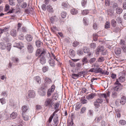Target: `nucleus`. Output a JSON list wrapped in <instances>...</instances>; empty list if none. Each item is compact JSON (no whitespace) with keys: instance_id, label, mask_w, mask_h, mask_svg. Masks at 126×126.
Masks as SVG:
<instances>
[{"instance_id":"obj_9","label":"nucleus","mask_w":126,"mask_h":126,"mask_svg":"<svg viewBox=\"0 0 126 126\" xmlns=\"http://www.w3.org/2000/svg\"><path fill=\"white\" fill-rule=\"evenodd\" d=\"M27 46L28 51L30 53H32L33 52V49L32 46L30 43H28L27 44Z\"/></svg>"},{"instance_id":"obj_21","label":"nucleus","mask_w":126,"mask_h":126,"mask_svg":"<svg viewBox=\"0 0 126 126\" xmlns=\"http://www.w3.org/2000/svg\"><path fill=\"white\" fill-rule=\"evenodd\" d=\"M47 84H48L47 83L45 82L44 84H43L41 88V89L42 90L46 91L48 87Z\"/></svg>"},{"instance_id":"obj_37","label":"nucleus","mask_w":126,"mask_h":126,"mask_svg":"<svg viewBox=\"0 0 126 126\" xmlns=\"http://www.w3.org/2000/svg\"><path fill=\"white\" fill-rule=\"evenodd\" d=\"M119 124L122 125H124L126 124V122L124 120H122L119 121Z\"/></svg>"},{"instance_id":"obj_22","label":"nucleus","mask_w":126,"mask_h":126,"mask_svg":"<svg viewBox=\"0 0 126 126\" xmlns=\"http://www.w3.org/2000/svg\"><path fill=\"white\" fill-rule=\"evenodd\" d=\"M69 53L71 56L72 57H73L75 56V52L73 49H70L69 51Z\"/></svg>"},{"instance_id":"obj_2","label":"nucleus","mask_w":126,"mask_h":126,"mask_svg":"<svg viewBox=\"0 0 126 126\" xmlns=\"http://www.w3.org/2000/svg\"><path fill=\"white\" fill-rule=\"evenodd\" d=\"M52 100L51 99L49 98L47 99L45 102L44 105L46 107L48 106L52 107Z\"/></svg>"},{"instance_id":"obj_62","label":"nucleus","mask_w":126,"mask_h":126,"mask_svg":"<svg viewBox=\"0 0 126 126\" xmlns=\"http://www.w3.org/2000/svg\"><path fill=\"white\" fill-rule=\"evenodd\" d=\"M9 0V4L12 6H13L15 5L14 2L13 0Z\"/></svg>"},{"instance_id":"obj_45","label":"nucleus","mask_w":126,"mask_h":126,"mask_svg":"<svg viewBox=\"0 0 126 126\" xmlns=\"http://www.w3.org/2000/svg\"><path fill=\"white\" fill-rule=\"evenodd\" d=\"M116 20L118 23H121L122 22V19L120 16L118 17L116 19Z\"/></svg>"},{"instance_id":"obj_33","label":"nucleus","mask_w":126,"mask_h":126,"mask_svg":"<svg viewBox=\"0 0 126 126\" xmlns=\"http://www.w3.org/2000/svg\"><path fill=\"white\" fill-rule=\"evenodd\" d=\"M117 80H118V81L121 82H123L125 80V78L123 77V76H121L120 78H119L118 79H117Z\"/></svg>"},{"instance_id":"obj_49","label":"nucleus","mask_w":126,"mask_h":126,"mask_svg":"<svg viewBox=\"0 0 126 126\" xmlns=\"http://www.w3.org/2000/svg\"><path fill=\"white\" fill-rule=\"evenodd\" d=\"M47 10L49 12H52L53 11L52 8L51 6L50 5H49L47 6Z\"/></svg>"},{"instance_id":"obj_13","label":"nucleus","mask_w":126,"mask_h":126,"mask_svg":"<svg viewBox=\"0 0 126 126\" xmlns=\"http://www.w3.org/2000/svg\"><path fill=\"white\" fill-rule=\"evenodd\" d=\"M22 116L24 120L28 121L29 120V117L27 114L25 113H22Z\"/></svg>"},{"instance_id":"obj_46","label":"nucleus","mask_w":126,"mask_h":126,"mask_svg":"<svg viewBox=\"0 0 126 126\" xmlns=\"http://www.w3.org/2000/svg\"><path fill=\"white\" fill-rule=\"evenodd\" d=\"M96 60V59L95 58H93L90 59L89 60V62L91 64L94 62Z\"/></svg>"},{"instance_id":"obj_63","label":"nucleus","mask_w":126,"mask_h":126,"mask_svg":"<svg viewBox=\"0 0 126 126\" xmlns=\"http://www.w3.org/2000/svg\"><path fill=\"white\" fill-rule=\"evenodd\" d=\"M27 4L26 2H23L21 5V7L23 8H25L26 7Z\"/></svg>"},{"instance_id":"obj_58","label":"nucleus","mask_w":126,"mask_h":126,"mask_svg":"<svg viewBox=\"0 0 126 126\" xmlns=\"http://www.w3.org/2000/svg\"><path fill=\"white\" fill-rule=\"evenodd\" d=\"M96 100L99 103L101 104L103 102V100L101 98H98Z\"/></svg>"},{"instance_id":"obj_35","label":"nucleus","mask_w":126,"mask_h":126,"mask_svg":"<svg viewBox=\"0 0 126 126\" xmlns=\"http://www.w3.org/2000/svg\"><path fill=\"white\" fill-rule=\"evenodd\" d=\"M83 51L84 53H87L89 51V49L87 47H85L83 48Z\"/></svg>"},{"instance_id":"obj_44","label":"nucleus","mask_w":126,"mask_h":126,"mask_svg":"<svg viewBox=\"0 0 126 126\" xmlns=\"http://www.w3.org/2000/svg\"><path fill=\"white\" fill-rule=\"evenodd\" d=\"M81 103L83 104H84L87 103L88 101L86 99L82 98L81 100Z\"/></svg>"},{"instance_id":"obj_53","label":"nucleus","mask_w":126,"mask_h":126,"mask_svg":"<svg viewBox=\"0 0 126 126\" xmlns=\"http://www.w3.org/2000/svg\"><path fill=\"white\" fill-rule=\"evenodd\" d=\"M67 15L66 13L65 12H63L61 13V16L63 18H65Z\"/></svg>"},{"instance_id":"obj_57","label":"nucleus","mask_w":126,"mask_h":126,"mask_svg":"<svg viewBox=\"0 0 126 126\" xmlns=\"http://www.w3.org/2000/svg\"><path fill=\"white\" fill-rule=\"evenodd\" d=\"M93 111L91 110H88V115L90 116H92L93 115Z\"/></svg>"},{"instance_id":"obj_8","label":"nucleus","mask_w":126,"mask_h":126,"mask_svg":"<svg viewBox=\"0 0 126 126\" xmlns=\"http://www.w3.org/2000/svg\"><path fill=\"white\" fill-rule=\"evenodd\" d=\"M96 95L95 93H92L87 95L86 98L88 100H91L93 99Z\"/></svg>"},{"instance_id":"obj_36","label":"nucleus","mask_w":126,"mask_h":126,"mask_svg":"<svg viewBox=\"0 0 126 126\" xmlns=\"http://www.w3.org/2000/svg\"><path fill=\"white\" fill-rule=\"evenodd\" d=\"M110 22H107L105 25V28L106 29L110 28Z\"/></svg>"},{"instance_id":"obj_38","label":"nucleus","mask_w":126,"mask_h":126,"mask_svg":"<svg viewBox=\"0 0 126 126\" xmlns=\"http://www.w3.org/2000/svg\"><path fill=\"white\" fill-rule=\"evenodd\" d=\"M74 124L73 120H72L71 121H70V122L68 120L67 124V126H73Z\"/></svg>"},{"instance_id":"obj_7","label":"nucleus","mask_w":126,"mask_h":126,"mask_svg":"<svg viewBox=\"0 0 126 126\" xmlns=\"http://www.w3.org/2000/svg\"><path fill=\"white\" fill-rule=\"evenodd\" d=\"M44 56L43 55L41 57H38V58H40V62L42 64H45L46 62V59L45 58Z\"/></svg>"},{"instance_id":"obj_48","label":"nucleus","mask_w":126,"mask_h":126,"mask_svg":"<svg viewBox=\"0 0 126 126\" xmlns=\"http://www.w3.org/2000/svg\"><path fill=\"white\" fill-rule=\"evenodd\" d=\"M18 38L19 39L23 40L24 39V36L23 34H21L19 35Z\"/></svg>"},{"instance_id":"obj_24","label":"nucleus","mask_w":126,"mask_h":126,"mask_svg":"<svg viewBox=\"0 0 126 126\" xmlns=\"http://www.w3.org/2000/svg\"><path fill=\"white\" fill-rule=\"evenodd\" d=\"M82 65H84L85 63L86 64L88 63V61L87 58L85 57H84L82 61Z\"/></svg>"},{"instance_id":"obj_4","label":"nucleus","mask_w":126,"mask_h":126,"mask_svg":"<svg viewBox=\"0 0 126 126\" xmlns=\"http://www.w3.org/2000/svg\"><path fill=\"white\" fill-rule=\"evenodd\" d=\"M59 122L58 117L57 115L54 117L53 119V125L54 126H57Z\"/></svg>"},{"instance_id":"obj_52","label":"nucleus","mask_w":126,"mask_h":126,"mask_svg":"<svg viewBox=\"0 0 126 126\" xmlns=\"http://www.w3.org/2000/svg\"><path fill=\"white\" fill-rule=\"evenodd\" d=\"M105 59L104 57H101L98 59V61L99 62H102Z\"/></svg>"},{"instance_id":"obj_54","label":"nucleus","mask_w":126,"mask_h":126,"mask_svg":"<svg viewBox=\"0 0 126 126\" xmlns=\"http://www.w3.org/2000/svg\"><path fill=\"white\" fill-rule=\"evenodd\" d=\"M51 31L53 32H55V31L57 30V28L55 26H53V27L51 28Z\"/></svg>"},{"instance_id":"obj_29","label":"nucleus","mask_w":126,"mask_h":126,"mask_svg":"<svg viewBox=\"0 0 126 126\" xmlns=\"http://www.w3.org/2000/svg\"><path fill=\"white\" fill-rule=\"evenodd\" d=\"M48 62L50 66H54V65L55 63L54 60L52 59H51Z\"/></svg>"},{"instance_id":"obj_26","label":"nucleus","mask_w":126,"mask_h":126,"mask_svg":"<svg viewBox=\"0 0 126 126\" xmlns=\"http://www.w3.org/2000/svg\"><path fill=\"white\" fill-rule=\"evenodd\" d=\"M36 45L37 47H40L42 45V43L40 41L37 40L36 42Z\"/></svg>"},{"instance_id":"obj_59","label":"nucleus","mask_w":126,"mask_h":126,"mask_svg":"<svg viewBox=\"0 0 126 126\" xmlns=\"http://www.w3.org/2000/svg\"><path fill=\"white\" fill-rule=\"evenodd\" d=\"M48 68L47 67H44L42 68V71L43 72H45L48 70Z\"/></svg>"},{"instance_id":"obj_28","label":"nucleus","mask_w":126,"mask_h":126,"mask_svg":"<svg viewBox=\"0 0 126 126\" xmlns=\"http://www.w3.org/2000/svg\"><path fill=\"white\" fill-rule=\"evenodd\" d=\"M110 92H108L107 93V94H101V96L102 97H103L104 98H105L106 99V98L107 97H109L110 96Z\"/></svg>"},{"instance_id":"obj_40","label":"nucleus","mask_w":126,"mask_h":126,"mask_svg":"<svg viewBox=\"0 0 126 126\" xmlns=\"http://www.w3.org/2000/svg\"><path fill=\"white\" fill-rule=\"evenodd\" d=\"M62 5L63 7L64 8H67L68 6V3L65 2H63L62 3Z\"/></svg>"},{"instance_id":"obj_15","label":"nucleus","mask_w":126,"mask_h":126,"mask_svg":"<svg viewBox=\"0 0 126 126\" xmlns=\"http://www.w3.org/2000/svg\"><path fill=\"white\" fill-rule=\"evenodd\" d=\"M9 30V28L7 27L3 29H0V34H1L4 32H7Z\"/></svg>"},{"instance_id":"obj_32","label":"nucleus","mask_w":126,"mask_h":126,"mask_svg":"<svg viewBox=\"0 0 126 126\" xmlns=\"http://www.w3.org/2000/svg\"><path fill=\"white\" fill-rule=\"evenodd\" d=\"M71 13L73 15H75L78 13V11L76 9H73L71 10Z\"/></svg>"},{"instance_id":"obj_20","label":"nucleus","mask_w":126,"mask_h":126,"mask_svg":"<svg viewBox=\"0 0 126 126\" xmlns=\"http://www.w3.org/2000/svg\"><path fill=\"white\" fill-rule=\"evenodd\" d=\"M81 106V104L79 102H78L76 104L75 110L77 111L80 108Z\"/></svg>"},{"instance_id":"obj_3","label":"nucleus","mask_w":126,"mask_h":126,"mask_svg":"<svg viewBox=\"0 0 126 126\" xmlns=\"http://www.w3.org/2000/svg\"><path fill=\"white\" fill-rule=\"evenodd\" d=\"M120 44L121 46V48L125 52H126V45L125 44V42L124 40H120Z\"/></svg>"},{"instance_id":"obj_27","label":"nucleus","mask_w":126,"mask_h":126,"mask_svg":"<svg viewBox=\"0 0 126 126\" xmlns=\"http://www.w3.org/2000/svg\"><path fill=\"white\" fill-rule=\"evenodd\" d=\"M35 80L36 82L40 84L41 83V79L39 76H36L35 77Z\"/></svg>"},{"instance_id":"obj_17","label":"nucleus","mask_w":126,"mask_h":126,"mask_svg":"<svg viewBox=\"0 0 126 126\" xmlns=\"http://www.w3.org/2000/svg\"><path fill=\"white\" fill-rule=\"evenodd\" d=\"M57 18L56 16H52L50 18V21L52 23H53L55 21H57Z\"/></svg>"},{"instance_id":"obj_18","label":"nucleus","mask_w":126,"mask_h":126,"mask_svg":"<svg viewBox=\"0 0 126 126\" xmlns=\"http://www.w3.org/2000/svg\"><path fill=\"white\" fill-rule=\"evenodd\" d=\"M29 109V107L26 105H24L22 107V110L23 111L22 113H25Z\"/></svg>"},{"instance_id":"obj_16","label":"nucleus","mask_w":126,"mask_h":126,"mask_svg":"<svg viewBox=\"0 0 126 126\" xmlns=\"http://www.w3.org/2000/svg\"><path fill=\"white\" fill-rule=\"evenodd\" d=\"M126 98L125 96H123L121 97V99L120 100V102L121 104L122 105H124L126 103Z\"/></svg>"},{"instance_id":"obj_10","label":"nucleus","mask_w":126,"mask_h":126,"mask_svg":"<svg viewBox=\"0 0 126 126\" xmlns=\"http://www.w3.org/2000/svg\"><path fill=\"white\" fill-rule=\"evenodd\" d=\"M104 50V47H98L96 49V53L98 54L99 52H102Z\"/></svg>"},{"instance_id":"obj_12","label":"nucleus","mask_w":126,"mask_h":126,"mask_svg":"<svg viewBox=\"0 0 126 126\" xmlns=\"http://www.w3.org/2000/svg\"><path fill=\"white\" fill-rule=\"evenodd\" d=\"M14 47H16L21 49L22 47H23V45L21 43H15Z\"/></svg>"},{"instance_id":"obj_14","label":"nucleus","mask_w":126,"mask_h":126,"mask_svg":"<svg viewBox=\"0 0 126 126\" xmlns=\"http://www.w3.org/2000/svg\"><path fill=\"white\" fill-rule=\"evenodd\" d=\"M16 31L15 29L12 30L10 32V34L11 35L14 37H16Z\"/></svg>"},{"instance_id":"obj_47","label":"nucleus","mask_w":126,"mask_h":126,"mask_svg":"<svg viewBox=\"0 0 126 126\" xmlns=\"http://www.w3.org/2000/svg\"><path fill=\"white\" fill-rule=\"evenodd\" d=\"M0 47L1 49L3 50L5 49L6 48V46L4 43H2V45Z\"/></svg>"},{"instance_id":"obj_43","label":"nucleus","mask_w":126,"mask_h":126,"mask_svg":"<svg viewBox=\"0 0 126 126\" xmlns=\"http://www.w3.org/2000/svg\"><path fill=\"white\" fill-rule=\"evenodd\" d=\"M89 11L87 10H84L82 11L81 13L83 15H86L89 13Z\"/></svg>"},{"instance_id":"obj_64","label":"nucleus","mask_w":126,"mask_h":126,"mask_svg":"<svg viewBox=\"0 0 126 126\" xmlns=\"http://www.w3.org/2000/svg\"><path fill=\"white\" fill-rule=\"evenodd\" d=\"M70 65L72 67H74L75 66V64L73 62H71L70 61H69Z\"/></svg>"},{"instance_id":"obj_5","label":"nucleus","mask_w":126,"mask_h":126,"mask_svg":"<svg viewBox=\"0 0 126 126\" xmlns=\"http://www.w3.org/2000/svg\"><path fill=\"white\" fill-rule=\"evenodd\" d=\"M29 96V97L33 98L35 96V93L33 90H30L28 91Z\"/></svg>"},{"instance_id":"obj_39","label":"nucleus","mask_w":126,"mask_h":126,"mask_svg":"<svg viewBox=\"0 0 126 126\" xmlns=\"http://www.w3.org/2000/svg\"><path fill=\"white\" fill-rule=\"evenodd\" d=\"M54 116V113H53L50 116L49 118L48 121L47 122L50 123L51 122L52 119Z\"/></svg>"},{"instance_id":"obj_23","label":"nucleus","mask_w":126,"mask_h":126,"mask_svg":"<svg viewBox=\"0 0 126 126\" xmlns=\"http://www.w3.org/2000/svg\"><path fill=\"white\" fill-rule=\"evenodd\" d=\"M17 116V114L16 112H13L10 115L11 117L13 119H15Z\"/></svg>"},{"instance_id":"obj_41","label":"nucleus","mask_w":126,"mask_h":126,"mask_svg":"<svg viewBox=\"0 0 126 126\" xmlns=\"http://www.w3.org/2000/svg\"><path fill=\"white\" fill-rule=\"evenodd\" d=\"M117 92L113 90L112 93V96L113 97H117Z\"/></svg>"},{"instance_id":"obj_61","label":"nucleus","mask_w":126,"mask_h":126,"mask_svg":"<svg viewBox=\"0 0 126 126\" xmlns=\"http://www.w3.org/2000/svg\"><path fill=\"white\" fill-rule=\"evenodd\" d=\"M0 102L2 104H4L5 103V99L3 98L0 99Z\"/></svg>"},{"instance_id":"obj_51","label":"nucleus","mask_w":126,"mask_h":126,"mask_svg":"<svg viewBox=\"0 0 126 126\" xmlns=\"http://www.w3.org/2000/svg\"><path fill=\"white\" fill-rule=\"evenodd\" d=\"M21 31L22 32H26L27 31V29L25 27H23L21 28Z\"/></svg>"},{"instance_id":"obj_34","label":"nucleus","mask_w":126,"mask_h":126,"mask_svg":"<svg viewBox=\"0 0 126 126\" xmlns=\"http://www.w3.org/2000/svg\"><path fill=\"white\" fill-rule=\"evenodd\" d=\"M45 81L47 82L46 83H47V84L48 83L49 84L51 83L52 81L50 79L47 77H45Z\"/></svg>"},{"instance_id":"obj_56","label":"nucleus","mask_w":126,"mask_h":126,"mask_svg":"<svg viewBox=\"0 0 126 126\" xmlns=\"http://www.w3.org/2000/svg\"><path fill=\"white\" fill-rule=\"evenodd\" d=\"M86 110V108L85 107H83L81 109L80 113H83Z\"/></svg>"},{"instance_id":"obj_31","label":"nucleus","mask_w":126,"mask_h":126,"mask_svg":"<svg viewBox=\"0 0 126 126\" xmlns=\"http://www.w3.org/2000/svg\"><path fill=\"white\" fill-rule=\"evenodd\" d=\"M90 48L93 49H95L96 47V44L94 43H92L90 45Z\"/></svg>"},{"instance_id":"obj_60","label":"nucleus","mask_w":126,"mask_h":126,"mask_svg":"<svg viewBox=\"0 0 126 126\" xmlns=\"http://www.w3.org/2000/svg\"><path fill=\"white\" fill-rule=\"evenodd\" d=\"M87 2V0H82L81 1V4L82 6H83V7H84V6L85 5H86Z\"/></svg>"},{"instance_id":"obj_11","label":"nucleus","mask_w":126,"mask_h":126,"mask_svg":"<svg viewBox=\"0 0 126 126\" xmlns=\"http://www.w3.org/2000/svg\"><path fill=\"white\" fill-rule=\"evenodd\" d=\"M26 39L28 41H31L33 39L32 36L30 34H27L25 36Z\"/></svg>"},{"instance_id":"obj_6","label":"nucleus","mask_w":126,"mask_h":126,"mask_svg":"<svg viewBox=\"0 0 126 126\" xmlns=\"http://www.w3.org/2000/svg\"><path fill=\"white\" fill-rule=\"evenodd\" d=\"M115 84H116L118 85L116 86L113 88L114 91H118L119 89V86H121V84L119 82V81L117 80L115 83Z\"/></svg>"},{"instance_id":"obj_1","label":"nucleus","mask_w":126,"mask_h":126,"mask_svg":"<svg viewBox=\"0 0 126 126\" xmlns=\"http://www.w3.org/2000/svg\"><path fill=\"white\" fill-rule=\"evenodd\" d=\"M45 52L43 51L42 49H38L37 50L36 52V55L37 56H38V57H39L43 55H45Z\"/></svg>"},{"instance_id":"obj_25","label":"nucleus","mask_w":126,"mask_h":126,"mask_svg":"<svg viewBox=\"0 0 126 126\" xmlns=\"http://www.w3.org/2000/svg\"><path fill=\"white\" fill-rule=\"evenodd\" d=\"M111 23L112 26L113 27H115L116 26V22L114 19H112L111 21Z\"/></svg>"},{"instance_id":"obj_50","label":"nucleus","mask_w":126,"mask_h":126,"mask_svg":"<svg viewBox=\"0 0 126 126\" xmlns=\"http://www.w3.org/2000/svg\"><path fill=\"white\" fill-rule=\"evenodd\" d=\"M53 91H52L51 90L49 89L47 92V95L48 97L49 96L51 95V94L52 92Z\"/></svg>"},{"instance_id":"obj_19","label":"nucleus","mask_w":126,"mask_h":126,"mask_svg":"<svg viewBox=\"0 0 126 126\" xmlns=\"http://www.w3.org/2000/svg\"><path fill=\"white\" fill-rule=\"evenodd\" d=\"M46 91L43 90L41 89V90L38 92L39 94L41 96H43L45 95L46 94Z\"/></svg>"},{"instance_id":"obj_42","label":"nucleus","mask_w":126,"mask_h":126,"mask_svg":"<svg viewBox=\"0 0 126 126\" xmlns=\"http://www.w3.org/2000/svg\"><path fill=\"white\" fill-rule=\"evenodd\" d=\"M94 104L95 108H98L100 106L99 103L97 102L96 100L94 102Z\"/></svg>"},{"instance_id":"obj_30","label":"nucleus","mask_w":126,"mask_h":126,"mask_svg":"<svg viewBox=\"0 0 126 126\" xmlns=\"http://www.w3.org/2000/svg\"><path fill=\"white\" fill-rule=\"evenodd\" d=\"M116 13L118 14H120L122 12V9L119 7H117L116 8Z\"/></svg>"},{"instance_id":"obj_55","label":"nucleus","mask_w":126,"mask_h":126,"mask_svg":"<svg viewBox=\"0 0 126 126\" xmlns=\"http://www.w3.org/2000/svg\"><path fill=\"white\" fill-rule=\"evenodd\" d=\"M7 49L9 51L10 50L11 48V44L10 43H8L7 44Z\"/></svg>"}]
</instances>
